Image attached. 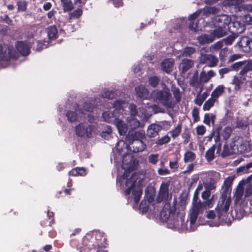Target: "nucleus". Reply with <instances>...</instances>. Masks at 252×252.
Instances as JSON below:
<instances>
[{
  "label": "nucleus",
  "mask_w": 252,
  "mask_h": 252,
  "mask_svg": "<svg viewBox=\"0 0 252 252\" xmlns=\"http://www.w3.org/2000/svg\"><path fill=\"white\" fill-rule=\"evenodd\" d=\"M235 37L233 35H229L227 37L221 40L223 41V43H224L225 45H231L232 43L235 40Z\"/></svg>",
  "instance_id": "obj_53"
},
{
  "label": "nucleus",
  "mask_w": 252,
  "mask_h": 252,
  "mask_svg": "<svg viewBox=\"0 0 252 252\" xmlns=\"http://www.w3.org/2000/svg\"><path fill=\"white\" fill-rule=\"evenodd\" d=\"M151 95L155 101L167 108L172 109L175 106V102L168 89L155 90L152 92Z\"/></svg>",
  "instance_id": "obj_3"
},
{
  "label": "nucleus",
  "mask_w": 252,
  "mask_h": 252,
  "mask_svg": "<svg viewBox=\"0 0 252 252\" xmlns=\"http://www.w3.org/2000/svg\"><path fill=\"white\" fill-rule=\"evenodd\" d=\"M232 142L234 148H235V154H242L247 149V145L242 137L235 136L233 138Z\"/></svg>",
  "instance_id": "obj_12"
},
{
  "label": "nucleus",
  "mask_w": 252,
  "mask_h": 252,
  "mask_svg": "<svg viewBox=\"0 0 252 252\" xmlns=\"http://www.w3.org/2000/svg\"><path fill=\"white\" fill-rule=\"evenodd\" d=\"M208 95L209 94L207 92H204L202 94L198 95L196 98L194 100L195 103L198 106H201L203 101L208 97Z\"/></svg>",
  "instance_id": "obj_38"
},
{
  "label": "nucleus",
  "mask_w": 252,
  "mask_h": 252,
  "mask_svg": "<svg viewBox=\"0 0 252 252\" xmlns=\"http://www.w3.org/2000/svg\"><path fill=\"white\" fill-rule=\"evenodd\" d=\"M128 109L130 114V117H135L137 114V110L135 104H130L128 106Z\"/></svg>",
  "instance_id": "obj_52"
},
{
  "label": "nucleus",
  "mask_w": 252,
  "mask_h": 252,
  "mask_svg": "<svg viewBox=\"0 0 252 252\" xmlns=\"http://www.w3.org/2000/svg\"><path fill=\"white\" fill-rule=\"evenodd\" d=\"M146 147V144L142 140L135 139L129 143L128 148L134 153H137L143 151Z\"/></svg>",
  "instance_id": "obj_13"
},
{
  "label": "nucleus",
  "mask_w": 252,
  "mask_h": 252,
  "mask_svg": "<svg viewBox=\"0 0 252 252\" xmlns=\"http://www.w3.org/2000/svg\"><path fill=\"white\" fill-rule=\"evenodd\" d=\"M169 182H162L160 186L158 194L157 197V200L158 202H162V201H166L169 198Z\"/></svg>",
  "instance_id": "obj_11"
},
{
  "label": "nucleus",
  "mask_w": 252,
  "mask_h": 252,
  "mask_svg": "<svg viewBox=\"0 0 252 252\" xmlns=\"http://www.w3.org/2000/svg\"><path fill=\"white\" fill-rule=\"evenodd\" d=\"M195 50L193 47H186L184 49L182 53V56L184 57L190 56L191 54L194 53Z\"/></svg>",
  "instance_id": "obj_49"
},
{
  "label": "nucleus",
  "mask_w": 252,
  "mask_h": 252,
  "mask_svg": "<svg viewBox=\"0 0 252 252\" xmlns=\"http://www.w3.org/2000/svg\"><path fill=\"white\" fill-rule=\"evenodd\" d=\"M216 116L212 113L205 114L204 115L203 122L206 125L210 126L211 123L212 125L215 123Z\"/></svg>",
  "instance_id": "obj_34"
},
{
  "label": "nucleus",
  "mask_w": 252,
  "mask_h": 252,
  "mask_svg": "<svg viewBox=\"0 0 252 252\" xmlns=\"http://www.w3.org/2000/svg\"><path fill=\"white\" fill-rule=\"evenodd\" d=\"M203 184L205 188V190L211 191V190H214L216 189V186L213 182H205Z\"/></svg>",
  "instance_id": "obj_56"
},
{
  "label": "nucleus",
  "mask_w": 252,
  "mask_h": 252,
  "mask_svg": "<svg viewBox=\"0 0 252 252\" xmlns=\"http://www.w3.org/2000/svg\"><path fill=\"white\" fill-rule=\"evenodd\" d=\"M158 173L159 175L163 176L170 174V171L166 168L160 167L158 169Z\"/></svg>",
  "instance_id": "obj_59"
},
{
  "label": "nucleus",
  "mask_w": 252,
  "mask_h": 252,
  "mask_svg": "<svg viewBox=\"0 0 252 252\" xmlns=\"http://www.w3.org/2000/svg\"><path fill=\"white\" fill-rule=\"evenodd\" d=\"M215 74V72L212 70H210L207 72L203 70L200 74L199 81L202 83H207Z\"/></svg>",
  "instance_id": "obj_22"
},
{
  "label": "nucleus",
  "mask_w": 252,
  "mask_h": 252,
  "mask_svg": "<svg viewBox=\"0 0 252 252\" xmlns=\"http://www.w3.org/2000/svg\"><path fill=\"white\" fill-rule=\"evenodd\" d=\"M159 79L156 76H152L149 78V81L150 85L156 87L159 83Z\"/></svg>",
  "instance_id": "obj_54"
},
{
  "label": "nucleus",
  "mask_w": 252,
  "mask_h": 252,
  "mask_svg": "<svg viewBox=\"0 0 252 252\" xmlns=\"http://www.w3.org/2000/svg\"><path fill=\"white\" fill-rule=\"evenodd\" d=\"M94 105L91 102H86L83 105V110L79 109L78 105L75 107V111H68L66 113V117L68 121L73 122L77 121L82 115L86 114L85 112H91L94 109Z\"/></svg>",
  "instance_id": "obj_6"
},
{
  "label": "nucleus",
  "mask_w": 252,
  "mask_h": 252,
  "mask_svg": "<svg viewBox=\"0 0 252 252\" xmlns=\"http://www.w3.org/2000/svg\"><path fill=\"white\" fill-rule=\"evenodd\" d=\"M159 155L158 154H151L148 157V161L153 164H156L158 160Z\"/></svg>",
  "instance_id": "obj_48"
},
{
  "label": "nucleus",
  "mask_w": 252,
  "mask_h": 252,
  "mask_svg": "<svg viewBox=\"0 0 252 252\" xmlns=\"http://www.w3.org/2000/svg\"><path fill=\"white\" fill-rule=\"evenodd\" d=\"M214 40L211 32L209 34H201L197 37L198 42L202 45L211 43Z\"/></svg>",
  "instance_id": "obj_24"
},
{
  "label": "nucleus",
  "mask_w": 252,
  "mask_h": 252,
  "mask_svg": "<svg viewBox=\"0 0 252 252\" xmlns=\"http://www.w3.org/2000/svg\"><path fill=\"white\" fill-rule=\"evenodd\" d=\"M216 28L211 32L214 40L225 36L227 33V29L221 27H215Z\"/></svg>",
  "instance_id": "obj_20"
},
{
  "label": "nucleus",
  "mask_w": 252,
  "mask_h": 252,
  "mask_svg": "<svg viewBox=\"0 0 252 252\" xmlns=\"http://www.w3.org/2000/svg\"><path fill=\"white\" fill-rule=\"evenodd\" d=\"M245 29V25L238 21H233L228 27V30L231 32L236 33H241Z\"/></svg>",
  "instance_id": "obj_14"
},
{
  "label": "nucleus",
  "mask_w": 252,
  "mask_h": 252,
  "mask_svg": "<svg viewBox=\"0 0 252 252\" xmlns=\"http://www.w3.org/2000/svg\"><path fill=\"white\" fill-rule=\"evenodd\" d=\"M18 11H25L27 9V3L24 1H19L18 2Z\"/></svg>",
  "instance_id": "obj_57"
},
{
  "label": "nucleus",
  "mask_w": 252,
  "mask_h": 252,
  "mask_svg": "<svg viewBox=\"0 0 252 252\" xmlns=\"http://www.w3.org/2000/svg\"><path fill=\"white\" fill-rule=\"evenodd\" d=\"M10 58L9 51H7L5 47H2L0 44V63L2 67L5 66L3 64V62H7L10 59Z\"/></svg>",
  "instance_id": "obj_18"
},
{
  "label": "nucleus",
  "mask_w": 252,
  "mask_h": 252,
  "mask_svg": "<svg viewBox=\"0 0 252 252\" xmlns=\"http://www.w3.org/2000/svg\"><path fill=\"white\" fill-rule=\"evenodd\" d=\"M233 179L234 178L232 177H228L225 180L224 185L225 186L226 188L229 187L232 184Z\"/></svg>",
  "instance_id": "obj_63"
},
{
  "label": "nucleus",
  "mask_w": 252,
  "mask_h": 252,
  "mask_svg": "<svg viewBox=\"0 0 252 252\" xmlns=\"http://www.w3.org/2000/svg\"><path fill=\"white\" fill-rule=\"evenodd\" d=\"M201 13L200 10H197L191 15H190L189 19L190 21L189 28L190 30L196 31L197 30V23H194V20L197 18Z\"/></svg>",
  "instance_id": "obj_26"
},
{
  "label": "nucleus",
  "mask_w": 252,
  "mask_h": 252,
  "mask_svg": "<svg viewBox=\"0 0 252 252\" xmlns=\"http://www.w3.org/2000/svg\"><path fill=\"white\" fill-rule=\"evenodd\" d=\"M230 201V199L228 198L223 200L222 204H220V206L219 209L220 211V213H226L229 209Z\"/></svg>",
  "instance_id": "obj_37"
},
{
  "label": "nucleus",
  "mask_w": 252,
  "mask_h": 252,
  "mask_svg": "<svg viewBox=\"0 0 252 252\" xmlns=\"http://www.w3.org/2000/svg\"><path fill=\"white\" fill-rule=\"evenodd\" d=\"M174 64V61L173 59H165L161 63L162 69L167 73H169L172 70Z\"/></svg>",
  "instance_id": "obj_23"
},
{
  "label": "nucleus",
  "mask_w": 252,
  "mask_h": 252,
  "mask_svg": "<svg viewBox=\"0 0 252 252\" xmlns=\"http://www.w3.org/2000/svg\"><path fill=\"white\" fill-rule=\"evenodd\" d=\"M182 130V125L181 124H178L177 126L172 130L170 131V134L171 137L173 138H175L178 137Z\"/></svg>",
  "instance_id": "obj_43"
},
{
  "label": "nucleus",
  "mask_w": 252,
  "mask_h": 252,
  "mask_svg": "<svg viewBox=\"0 0 252 252\" xmlns=\"http://www.w3.org/2000/svg\"><path fill=\"white\" fill-rule=\"evenodd\" d=\"M128 106V104L124 100H116L113 103L114 110H109L104 112L102 114V117L104 120L108 123L115 122V121L117 119V114L118 111H124V108Z\"/></svg>",
  "instance_id": "obj_5"
},
{
  "label": "nucleus",
  "mask_w": 252,
  "mask_h": 252,
  "mask_svg": "<svg viewBox=\"0 0 252 252\" xmlns=\"http://www.w3.org/2000/svg\"><path fill=\"white\" fill-rule=\"evenodd\" d=\"M82 14V10L81 8H78L73 12L69 14L70 19L78 18Z\"/></svg>",
  "instance_id": "obj_51"
},
{
  "label": "nucleus",
  "mask_w": 252,
  "mask_h": 252,
  "mask_svg": "<svg viewBox=\"0 0 252 252\" xmlns=\"http://www.w3.org/2000/svg\"><path fill=\"white\" fill-rule=\"evenodd\" d=\"M214 195H213L211 198L204 200L203 202L200 200L196 201L193 204L192 207L190 210L189 213V218L190 223V229L195 230L197 228L196 220L198 214L203 212L207 208H212L214 204Z\"/></svg>",
  "instance_id": "obj_2"
},
{
  "label": "nucleus",
  "mask_w": 252,
  "mask_h": 252,
  "mask_svg": "<svg viewBox=\"0 0 252 252\" xmlns=\"http://www.w3.org/2000/svg\"><path fill=\"white\" fill-rule=\"evenodd\" d=\"M199 59L201 63L206 64L211 67L216 66L219 62L218 59L215 56L211 54L201 53Z\"/></svg>",
  "instance_id": "obj_10"
},
{
  "label": "nucleus",
  "mask_w": 252,
  "mask_h": 252,
  "mask_svg": "<svg viewBox=\"0 0 252 252\" xmlns=\"http://www.w3.org/2000/svg\"><path fill=\"white\" fill-rule=\"evenodd\" d=\"M235 148L233 142L230 144L229 146L228 145H224L223 146V151L221 154V155L223 157H227L231 155L235 154Z\"/></svg>",
  "instance_id": "obj_28"
},
{
  "label": "nucleus",
  "mask_w": 252,
  "mask_h": 252,
  "mask_svg": "<svg viewBox=\"0 0 252 252\" xmlns=\"http://www.w3.org/2000/svg\"><path fill=\"white\" fill-rule=\"evenodd\" d=\"M171 92L175 98L174 102L175 104L181 101L182 97V93L180 89L176 87L175 85H172L171 86Z\"/></svg>",
  "instance_id": "obj_32"
},
{
  "label": "nucleus",
  "mask_w": 252,
  "mask_h": 252,
  "mask_svg": "<svg viewBox=\"0 0 252 252\" xmlns=\"http://www.w3.org/2000/svg\"><path fill=\"white\" fill-rule=\"evenodd\" d=\"M244 193V189L242 187L238 188L236 190L234 196L236 201L238 202L241 199Z\"/></svg>",
  "instance_id": "obj_45"
},
{
  "label": "nucleus",
  "mask_w": 252,
  "mask_h": 252,
  "mask_svg": "<svg viewBox=\"0 0 252 252\" xmlns=\"http://www.w3.org/2000/svg\"><path fill=\"white\" fill-rule=\"evenodd\" d=\"M241 2V0H226L225 4L229 5H238Z\"/></svg>",
  "instance_id": "obj_62"
},
{
  "label": "nucleus",
  "mask_w": 252,
  "mask_h": 252,
  "mask_svg": "<svg viewBox=\"0 0 252 252\" xmlns=\"http://www.w3.org/2000/svg\"><path fill=\"white\" fill-rule=\"evenodd\" d=\"M161 130V127L157 124H152L149 126L147 130V134L150 137H155L158 135Z\"/></svg>",
  "instance_id": "obj_21"
},
{
  "label": "nucleus",
  "mask_w": 252,
  "mask_h": 252,
  "mask_svg": "<svg viewBox=\"0 0 252 252\" xmlns=\"http://www.w3.org/2000/svg\"><path fill=\"white\" fill-rule=\"evenodd\" d=\"M201 13L200 10H197L191 15H190L189 19L190 21L189 28L190 30L196 31L197 30V23H194V20L197 18Z\"/></svg>",
  "instance_id": "obj_25"
},
{
  "label": "nucleus",
  "mask_w": 252,
  "mask_h": 252,
  "mask_svg": "<svg viewBox=\"0 0 252 252\" xmlns=\"http://www.w3.org/2000/svg\"><path fill=\"white\" fill-rule=\"evenodd\" d=\"M64 11H69L74 8V4L81 3V0H61Z\"/></svg>",
  "instance_id": "obj_16"
},
{
  "label": "nucleus",
  "mask_w": 252,
  "mask_h": 252,
  "mask_svg": "<svg viewBox=\"0 0 252 252\" xmlns=\"http://www.w3.org/2000/svg\"><path fill=\"white\" fill-rule=\"evenodd\" d=\"M243 21L247 25L252 24V16L249 14L245 15L242 18Z\"/></svg>",
  "instance_id": "obj_60"
},
{
  "label": "nucleus",
  "mask_w": 252,
  "mask_h": 252,
  "mask_svg": "<svg viewBox=\"0 0 252 252\" xmlns=\"http://www.w3.org/2000/svg\"><path fill=\"white\" fill-rule=\"evenodd\" d=\"M225 87L223 85L218 86L212 93L211 96L217 101L218 98L224 92Z\"/></svg>",
  "instance_id": "obj_31"
},
{
  "label": "nucleus",
  "mask_w": 252,
  "mask_h": 252,
  "mask_svg": "<svg viewBox=\"0 0 252 252\" xmlns=\"http://www.w3.org/2000/svg\"><path fill=\"white\" fill-rule=\"evenodd\" d=\"M211 196V191L205 190H204L201 194V197L203 200H207L209 199V198Z\"/></svg>",
  "instance_id": "obj_64"
},
{
  "label": "nucleus",
  "mask_w": 252,
  "mask_h": 252,
  "mask_svg": "<svg viewBox=\"0 0 252 252\" xmlns=\"http://www.w3.org/2000/svg\"><path fill=\"white\" fill-rule=\"evenodd\" d=\"M135 91L137 97L147 99L149 96L148 90L143 85H139L135 88Z\"/></svg>",
  "instance_id": "obj_17"
},
{
  "label": "nucleus",
  "mask_w": 252,
  "mask_h": 252,
  "mask_svg": "<svg viewBox=\"0 0 252 252\" xmlns=\"http://www.w3.org/2000/svg\"><path fill=\"white\" fill-rule=\"evenodd\" d=\"M223 46V41L220 40L219 41L216 43H215L214 44L211 45L210 47V51L214 53L215 52H217L220 50H221V48Z\"/></svg>",
  "instance_id": "obj_40"
},
{
  "label": "nucleus",
  "mask_w": 252,
  "mask_h": 252,
  "mask_svg": "<svg viewBox=\"0 0 252 252\" xmlns=\"http://www.w3.org/2000/svg\"><path fill=\"white\" fill-rule=\"evenodd\" d=\"M187 221L185 220V215L182 213L174 212V214L171 216L168 220L167 227L172 229L177 230H188L193 231L190 229V225L189 228L187 225ZM190 225V223H189Z\"/></svg>",
  "instance_id": "obj_4"
},
{
  "label": "nucleus",
  "mask_w": 252,
  "mask_h": 252,
  "mask_svg": "<svg viewBox=\"0 0 252 252\" xmlns=\"http://www.w3.org/2000/svg\"><path fill=\"white\" fill-rule=\"evenodd\" d=\"M174 214L170 210L164 208L160 212V218L163 221H167L168 224V220L171 218V216Z\"/></svg>",
  "instance_id": "obj_33"
},
{
  "label": "nucleus",
  "mask_w": 252,
  "mask_h": 252,
  "mask_svg": "<svg viewBox=\"0 0 252 252\" xmlns=\"http://www.w3.org/2000/svg\"><path fill=\"white\" fill-rule=\"evenodd\" d=\"M232 132V129L231 127L226 126L225 127L222 132V137L223 139L224 140L228 139L229 138Z\"/></svg>",
  "instance_id": "obj_44"
},
{
  "label": "nucleus",
  "mask_w": 252,
  "mask_h": 252,
  "mask_svg": "<svg viewBox=\"0 0 252 252\" xmlns=\"http://www.w3.org/2000/svg\"><path fill=\"white\" fill-rule=\"evenodd\" d=\"M212 22L215 27H221L228 30L229 25L231 24V18L229 15L222 14L214 17L212 19Z\"/></svg>",
  "instance_id": "obj_7"
},
{
  "label": "nucleus",
  "mask_w": 252,
  "mask_h": 252,
  "mask_svg": "<svg viewBox=\"0 0 252 252\" xmlns=\"http://www.w3.org/2000/svg\"><path fill=\"white\" fill-rule=\"evenodd\" d=\"M196 158L195 153L191 151H187L184 154V161L185 162H191L193 161Z\"/></svg>",
  "instance_id": "obj_35"
},
{
  "label": "nucleus",
  "mask_w": 252,
  "mask_h": 252,
  "mask_svg": "<svg viewBox=\"0 0 252 252\" xmlns=\"http://www.w3.org/2000/svg\"><path fill=\"white\" fill-rule=\"evenodd\" d=\"M16 47L17 51L24 56H27L30 53V46L23 41H18L16 45Z\"/></svg>",
  "instance_id": "obj_15"
},
{
  "label": "nucleus",
  "mask_w": 252,
  "mask_h": 252,
  "mask_svg": "<svg viewBox=\"0 0 252 252\" xmlns=\"http://www.w3.org/2000/svg\"><path fill=\"white\" fill-rule=\"evenodd\" d=\"M246 80V76H235L232 81V84L234 85V90L236 91L239 90L241 88V86L244 81Z\"/></svg>",
  "instance_id": "obj_27"
},
{
  "label": "nucleus",
  "mask_w": 252,
  "mask_h": 252,
  "mask_svg": "<svg viewBox=\"0 0 252 252\" xmlns=\"http://www.w3.org/2000/svg\"><path fill=\"white\" fill-rule=\"evenodd\" d=\"M235 46L244 52L249 53L252 50V39L248 36L241 37Z\"/></svg>",
  "instance_id": "obj_9"
},
{
  "label": "nucleus",
  "mask_w": 252,
  "mask_h": 252,
  "mask_svg": "<svg viewBox=\"0 0 252 252\" xmlns=\"http://www.w3.org/2000/svg\"><path fill=\"white\" fill-rule=\"evenodd\" d=\"M134 117H128L126 118L127 126H129V128L131 130L138 128L140 126L139 121Z\"/></svg>",
  "instance_id": "obj_30"
},
{
  "label": "nucleus",
  "mask_w": 252,
  "mask_h": 252,
  "mask_svg": "<svg viewBox=\"0 0 252 252\" xmlns=\"http://www.w3.org/2000/svg\"><path fill=\"white\" fill-rule=\"evenodd\" d=\"M194 64L193 61L191 60L184 59L180 65L183 72H186L187 70L191 68Z\"/></svg>",
  "instance_id": "obj_29"
},
{
  "label": "nucleus",
  "mask_w": 252,
  "mask_h": 252,
  "mask_svg": "<svg viewBox=\"0 0 252 252\" xmlns=\"http://www.w3.org/2000/svg\"><path fill=\"white\" fill-rule=\"evenodd\" d=\"M57 32V28L54 26H50L47 29V33L50 39L56 38Z\"/></svg>",
  "instance_id": "obj_42"
},
{
  "label": "nucleus",
  "mask_w": 252,
  "mask_h": 252,
  "mask_svg": "<svg viewBox=\"0 0 252 252\" xmlns=\"http://www.w3.org/2000/svg\"><path fill=\"white\" fill-rule=\"evenodd\" d=\"M76 134L80 137H90L92 132V126L87 123H82L75 128Z\"/></svg>",
  "instance_id": "obj_8"
},
{
  "label": "nucleus",
  "mask_w": 252,
  "mask_h": 252,
  "mask_svg": "<svg viewBox=\"0 0 252 252\" xmlns=\"http://www.w3.org/2000/svg\"><path fill=\"white\" fill-rule=\"evenodd\" d=\"M117 184L122 189L126 188V195L132 191L135 203L139 202L142 193L141 187L145 184L143 175L138 173L131 175L129 172L126 171L123 176L117 178Z\"/></svg>",
  "instance_id": "obj_1"
},
{
  "label": "nucleus",
  "mask_w": 252,
  "mask_h": 252,
  "mask_svg": "<svg viewBox=\"0 0 252 252\" xmlns=\"http://www.w3.org/2000/svg\"><path fill=\"white\" fill-rule=\"evenodd\" d=\"M227 48H224L220 50V59L221 61L224 60V58L227 56Z\"/></svg>",
  "instance_id": "obj_61"
},
{
  "label": "nucleus",
  "mask_w": 252,
  "mask_h": 252,
  "mask_svg": "<svg viewBox=\"0 0 252 252\" xmlns=\"http://www.w3.org/2000/svg\"><path fill=\"white\" fill-rule=\"evenodd\" d=\"M117 127L119 133L121 135H124L126 134L128 126L124 123V122L120 119H118L115 121L114 123Z\"/></svg>",
  "instance_id": "obj_19"
},
{
  "label": "nucleus",
  "mask_w": 252,
  "mask_h": 252,
  "mask_svg": "<svg viewBox=\"0 0 252 252\" xmlns=\"http://www.w3.org/2000/svg\"><path fill=\"white\" fill-rule=\"evenodd\" d=\"M102 96L109 99H113L115 96V92L112 91H105L102 94Z\"/></svg>",
  "instance_id": "obj_46"
},
{
  "label": "nucleus",
  "mask_w": 252,
  "mask_h": 252,
  "mask_svg": "<svg viewBox=\"0 0 252 252\" xmlns=\"http://www.w3.org/2000/svg\"><path fill=\"white\" fill-rule=\"evenodd\" d=\"M219 11V9L215 7L206 6L203 9V13L206 16L211 14L217 13Z\"/></svg>",
  "instance_id": "obj_41"
},
{
  "label": "nucleus",
  "mask_w": 252,
  "mask_h": 252,
  "mask_svg": "<svg viewBox=\"0 0 252 252\" xmlns=\"http://www.w3.org/2000/svg\"><path fill=\"white\" fill-rule=\"evenodd\" d=\"M95 238L97 241H100V243L98 242L97 245H102L101 242L102 240L104 241L106 240L105 237L104 236V234L100 231L95 232Z\"/></svg>",
  "instance_id": "obj_47"
},
{
  "label": "nucleus",
  "mask_w": 252,
  "mask_h": 252,
  "mask_svg": "<svg viewBox=\"0 0 252 252\" xmlns=\"http://www.w3.org/2000/svg\"><path fill=\"white\" fill-rule=\"evenodd\" d=\"M215 149V145H213L209 150L207 151L205 154V158L208 161H211L214 159V153Z\"/></svg>",
  "instance_id": "obj_36"
},
{
  "label": "nucleus",
  "mask_w": 252,
  "mask_h": 252,
  "mask_svg": "<svg viewBox=\"0 0 252 252\" xmlns=\"http://www.w3.org/2000/svg\"><path fill=\"white\" fill-rule=\"evenodd\" d=\"M112 132V130L110 126H108L107 127V129L106 131H103L101 135V136L106 139H109V138L111 137V134Z\"/></svg>",
  "instance_id": "obj_55"
},
{
  "label": "nucleus",
  "mask_w": 252,
  "mask_h": 252,
  "mask_svg": "<svg viewBox=\"0 0 252 252\" xmlns=\"http://www.w3.org/2000/svg\"><path fill=\"white\" fill-rule=\"evenodd\" d=\"M216 101L217 100L211 96V97L204 104L203 106V110L209 111L214 105Z\"/></svg>",
  "instance_id": "obj_39"
},
{
  "label": "nucleus",
  "mask_w": 252,
  "mask_h": 252,
  "mask_svg": "<svg viewBox=\"0 0 252 252\" xmlns=\"http://www.w3.org/2000/svg\"><path fill=\"white\" fill-rule=\"evenodd\" d=\"M170 138L168 135H165L157 140L156 143L157 145H162L164 144L167 143L170 141Z\"/></svg>",
  "instance_id": "obj_50"
},
{
  "label": "nucleus",
  "mask_w": 252,
  "mask_h": 252,
  "mask_svg": "<svg viewBox=\"0 0 252 252\" xmlns=\"http://www.w3.org/2000/svg\"><path fill=\"white\" fill-rule=\"evenodd\" d=\"M196 129L197 134L199 135H203L206 132V128L203 125L198 126Z\"/></svg>",
  "instance_id": "obj_58"
}]
</instances>
